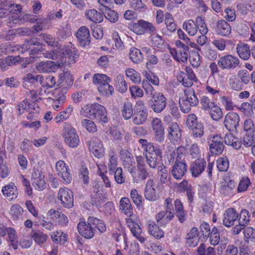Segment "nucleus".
Listing matches in <instances>:
<instances>
[{"instance_id":"obj_1","label":"nucleus","mask_w":255,"mask_h":255,"mask_svg":"<svg viewBox=\"0 0 255 255\" xmlns=\"http://www.w3.org/2000/svg\"><path fill=\"white\" fill-rule=\"evenodd\" d=\"M120 209L125 215L129 217L126 221L133 236L141 243H144L146 240L144 235L138 224V220L135 216L133 215V207L128 198L123 197L121 199Z\"/></svg>"},{"instance_id":"obj_2","label":"nucleus","mask_w":255,"mask_h":255,"mask_svg":"<svg viewBox=\"0 0 255 255\" xmlns=\"http://www.w3.org/2000/svg\"><path fill=\"white\" fill-rule=\"evenodd\" d=\"M101 233L107 230L103 221L94 217H89L87 221H80L77 225L79 233L85 238H92L95 234L96 229Z\"/></svg>"},{"instance_id":"obj_3","label":"nucleus","mask_w":255,"mask_h":255,"mask_svg":"<svg viewBox=\"0 0 255 255\" xmlns=\"http://www.w3.org/2000/svg\"><path fill=\"white\" fill-rule=\"evenodd\" d=\"M64 142L68 146L75 148L79 144L80 139L75 129L69 124H65L63 131Z\"/></svg>"},{"instance_id":"obj_4","label":"nucleus","mask_w":255,"mask_h":255,"mask_svg":"<svg viewBox=\"0 0 255 255\" xmlns=\"http://www.w3.org/2000/svg\"><path fill=\"white\" fill-rule=\"evenodd\" d=\"M209 144L210 151L214 155L221 154L224 149L223 139L220 134L210 135Z\"/></svg>"},{"instance_id":"obj_5","label":"nucleus","mask_w":255,"mask_h":255,"mask_svg":"<svg viewBox=\"0 0 255 255\" xmlns=\"http://www.w3.org/2000/svg\"><path fill=\"white\" fill-rule=\"evenodd\" d=\"M240 64L239 59L232 55H227L220 58L218 66L223 70H231L236 68Z\"/></svg>"},{"instance_id":"obj_6","label":"nucleus","mask_w":255,"mask_h":255,"mask_svg":"<svg viewBox=\"0 0 255 255\" xmlns=\"http://www.w3.org/2000/svg\"><path fill=\"white\" fill-rule=\"evenodd\" d=\"M56 170L58 175L62 179L64 184L70 183L72 179V175L70 173V169L68 165L63 160L58 161L56 163Z\"/></svg>"},{"instance_id":"obj_7","label":"nucleus","mask_w":255,"mask_h":255,"mask_svg":"<svg viewBox=\"0 0 255 255\" xmlns=\"http://www.w3.org/2000/svg\"><path fill=\"white\" fill-rule=\"evenodd\" d=\"M187 171V165L184 160H180L176 158L175 163L172 167L171 173L176 179H181Z\"/></svg>"},{"instance_id":"obj_8","label":"nucleus","mask_w":255,"mask_h":255,"mask_svg":"<svg viewBox=\"0 0 255 255\" xmlns=\"http://www.w3.org/2000/svg\"><path fill=\"white\" fill-rule=\"evenodd\" d=\"M58 197L64 207L71 208L74 206L73 192L70 189L66 188H60Z\"/></svg>"},{"instance_id":"obj_9","label":"nucleus","mask_w":255,"mask_h":255,"mask_svg":"<svg viewBox=\"0 0 255 255\" xmlns=\"http://www.w3.org/2000/svg\"><path fill=\"white\" fill-rule=\"evenodd\" d=\"M239 213L235 208H230L227 209L224 214L223 225L226 227H231L238 222Z\"/></svg>"},{"instance_id":"obj_10","label":"nucleus","mask_w":255,"mask_h":255,"mask_svg":"<svg viewBox=\"0 0 255 255\" xmlns=\"http://www.w3.org/2000/svg\"><path fill=\"white\" fill-rule=\"evenodd\" d=\"M157 187L154 184L153 180L149 179L145 185L144 189V197L147 200L154 201L157 200L159 196L156 191Z\"/></svg>"},{"instance_id":"obj_11","label":"nucleus","mask_w":255,"mask_h":255,"mask_svg":"<svg viewBox=\"0 0 255 255\" xmlns=\"http://www.w3.org/2000/svg\"><path fill=\"white\" fill-rule=\"evenodd\" d=\"M239 116L237 113H228L224 121L225 126L228 130L236 131L239 126Z\"/></svg>"},{"instance_id":"obj_12","label":"nucleus","mask_w":255,"mask_h":255,"mask_svg":"<svg viewBox=\"0 0 255 255\" xmlns=\"http://www.w3.org/2000/svg\"><path fill=\"white\" fill-rule=\"evenodd\" d=\"M168 137L171 142L180 141L181 139V129L177 123L171 124L168 129Z\"/></svg>"},{"instance_id":"obj_13","label":"nucleus","mask_w":255,"mask_h":255,"mask_svg":"<svg viewBox=\"0 0 255 255\" xmlns=\"http://www.w3.org/2000/svg\"><path fill=\"white\" fill-rule=\"evenodd\" d=\"M36 69L40 73H50L54 71L57 66L60 67L59 63H56L54 62L47 60L36 63Z\"/></svg>"},{"instance_id":"obj_14","label":"nucleus","mask_w":255,"mask_h":255,"mask_svg":"<svg viewBox=\"0 0 255 255\" xmlns=\"http://www.w3.org/2000/svg\"><path fill=\"white\" fill-rule=\"evenodd\" d=\"M76 37L81 46L85 47L89 45L90 43V35L89 29L85 26L80 27L76 33Z\"/></svg>"},{"instance_id":"obj_15","label":"nucleus","mask_w":255,"mask_h":255,"mask_svg":"<svg viewBox=\"0 0 255 255\" xmlns=\"http://www.w3.org/2000/svg\"><path fill=\"white\" fill-rule=\"evenodd\" d=\"M186 96V100L183 101L182 104L186 105L187 107L184 108L182 106H180V109L182 112H189L191 110L190 106H195L198 103V100L195 95L194 90H189L187 93H185Z\"/></svg>"},{"instance_id":"obj_16","label":"nucleus","mask_w":255,"mask_h":255,"mask_svg":"<svg viewBox=\"0 0 255 255\" xmlns=\"http://www.w3.org/2000/svg\"><path fill=\"white\" fill-rule=\"evenodd\" d=\"M206 166V161L204 159H197L191 164L190 168L192 175L198 177L205 170Z\"/></svg>"},{"instance_id":"obj_17","label":"nucleus","mask_w":255,"mask_h":255,"mask_svg":"<svg viewBox=\"0 0 255 255\" xmlns=\"http://www.w3.org/2000/svg\"><path fill=\"white\" fill-rule=\"evenodd\" d=\"M139 142L142 145V147L145 153V156L147 155V154L154 155L156 153L160 158L162 157V154L161 149L158 148H155L152 143L149 142L146 139H140Z\"/></svg>"},{"instance_id":"obj_18","label":"nucleus","mask_w":255,"mask_h":255,"mask_svg":"<svg viewBox=\"0 0 255 255\" xmlns=\"http://www.w3.org/2000/svg\"><path fill=\"white\" fill-rule=\"evenodd\" d=\"M32 185L36 189L43 190L46 187L44 175L39 170H35L32 174Z\"/></svg>"},{"instance_id":"obj_19","label":"nucleus","mask_w":255,"mask_h":255,"mask_svg":"<svg viewBox=\"0 0 255 255\" xmlns=\"http://www.w3.org/2000/svg\"><path fill=\"white\" fill-rule=\"evenodd\" d=\"M77 52V50L71 43L63 47L61 49V53L63 55L61 60L62 64L66 62L67 58H71L72 57L74 59H77L78 57Z\"/></svg>"},{"instance_id":"obj_20","label":"nucleus","mask_w":255,"mask_h":255,"mask_svg":"<svg viewBox=\"0 0 255 255\" xmlns=\"http://www.w3.org/2000/svg\"><path fill=\"white\" fill-rule=\"evenodd\" d=\"M174 213H168L161 211L156 215L155 219L158 225L165 227L174 217Z\"/></svg>"},{"instance_id":"obj_21","label":"nucleus","mask_w":255,"mask_h":255,"mask_svg":"<svg viewBox=\"0 0 255 255\" xmlns=\"http://www.w3.org/2000/svg\"><path fill=\"white\" fill-rule=\"evenodd\" d=\"M1 192L9 200L16 199L18 194L17 188L13 183H10L3 186L2 188Z\"/></svg>"},{"instance_id":"obj_22","label":"nucleus","mask_w":255,"mask_h":255,"mask_svg":"<svg viewBox=\"0 0 255 255\" xmlns=\"http://www.w3.org/2000/svg\"><path fill=\"white\" fill-rule=\"evenodd\" d=\"M153 95L152 99L154 101L153 109L154 112H161L166 106V99L163 94L155 93Z\"/></svg>"},{"instance_id":"obj_23","label":"nucleus","mask_w":255,"mask_h":255,"mask_svg":"<svg viewBox=\"0 0 255 255\" xmlns=\"http://www.w3.org/2000/svg\"><path fill=\"white\" fill-rule=\"evenodd\" d=\"M236 50L239 56L244 60H247L251 57V49L247 43L240 42L237 45Z\"/></svg>"},{"instance_id":"obj_24","label":"nucleus","mask_w":255,"mask_h":255,"mask_svg":"<svg viewBox=\"0 0 255 255\" xmlns=\"http://www.w3.org/2000/svg\"><path fill=\"white\" fill-rule=\"evenodd\" d=\"M216 31L219 35L226 36L231 33V27L226 21L220 20L217 22Z\"/></svg>"},{"instance_id":"obj_25","label":"nucleus","mask_w":255,"mask_h":255,"mask_svg":"<svg viewBox=\"0 0 255 255\" xmlns=\"http://www.w3.org/2000/svg\"><path fill=\"white\" fill-rule=\"evenodd\" d=\"M147 224L148 232L151 235L157 239L163 237L164 232L159 228V225L156 224L154 221L151 220L148 221Z\"/></svg>"},{"instance_id":"obj_26","label":"nucleus","mask_w":255,"mask_h":255,"mask_svg":"<svg viewBox=\"0 0 255 255\" xmlns=\"http://www.w3.org/2000/svg\"><path fill=\"white\" fill-rule=\"evenodd\" d=\"M17 109L19 111H37L39 110V107L37 103L33 101L30 102L27 100H25L17 106Z\"/></svg>"},{"instance_id":"obj_27","label":"nucleus","mask_w":255,"mask_h":255,"mask_svg":"<svg viewBox=\"0 0 255 255\" xmlns=\"http://www.w3.org/2000/svg\"><path fill=\"white\" fill-rule=\"evenodd\" d=\"M224 142L227 145L232 146L235 149H239L241 147L240 139L231 133L226 134Z\"/></svg>"},{"instance_id":"obj_28","label":"nucleus","mask_w":255,"mask_h":255,"mask_svg":"<svg viewBox=\"0 0 255 255\" xmlns=\"http://www.w3.org/2000/svg\"><path fill=\"white\" fill-rule=\"evenodd\" d=\"M176 45L179 49V51L181 56V60L182 62L186 61L189 57L188 52H190V48L187 44L180 40H177Z\"/></svg>"},{"instance_id":"obj_29","label":"nucleus","mask_w":255,"mask_h":255,"mask_svg":"<svg viewBox=\"0 0 255 255\" xmlns=\"http://www.w3.org/2000/svg\"><path fill=\"white\" fill-rule=\"evenodd\" d=\"M31 16L30 14H25L22 18L19 16L17 17L12 16L8 18V21L6 24L8 26L12 27L15 24L21 23L27 21L31 22L34 20V19H32Z\"/></svg>"},{"instance_id":"obj_30","label":"nucleus","mask_w":255,"mask_h":255,"mask_svg":"<svg viewBox=\"0 0 255 255\" xmlns=\"http://www.w3.org/2000/svg\"><path fill=\"white\" fill-rule=\"evenodd\" d=\"M85 14L87 18L94 22L100 23L103 20L102 14L95 9L86 10Z\"/></svg>"},{"instance_id":"obj_31","label":"nucleus","mask_w":255,"mask_h":255,"mask_svg":"<svg viewBox=\"0 0 255 255\" xmlns=\"http://www.w3.org/2000/svg\"><path fill=\"white\" fill-rule=\"evenodd\" d=\"M174 207L176 212V215L178 217V220L180 223H183L185 220L186 213L183 209V206L181 201L177 199L174 201Z\"/></svg>"},{"instance_id":"obj_32","label":"nucleus","mask_w":255,"mask_h":255,"mask_svg":"<svg viewBox=\"0 0 255 255\" xmlns=\"http://www.w3.org/2000/svg\"><path fill=\"white\" fill-rule=\"evenodd\" d=\"M236 183L232 180H229L227 184L222 185L220 192L225 196H231L233 195V191L235 189Z\"/></svg>"},{"instance_id":"obj_33","label":"nucleus","mask_w":255,"mask_h":255,"mask_svg":"<svg viewBox=\"0 0 255 255\" xmlns=\"http://www.w3.org/2000/svg\"><path fill=\"white\" fill-rule=\"evenodd\" d=\"M183 28L187 31L189 35H195L197 32L196 21L195 22L192 19L185 21L183 24Z\"/></svg>"},{"instance_id":"obj_34","label":"nucleus","mask_w":255,"mask_h":255,"mask_svg":"<svg viewBox=\"0 0 255 255\" xmlns=\"http://www.w3.org/2000/svg\"><path fill=\"white\" fill-rule=\"evenodd\" d=\"M129 55L130 59L134 63H138L143 59V53L135 47H132L130 49Z\"/></svg>"},{"instance_id":"obj_35","label":"nucleus","mask_w":255,"mask_h":255,"mask_svg":"<svg viewBox=\"0 0 255 255\" xmlns=\"http://www.w3.org/2000/svg\"><path fill=\"white\" fill-rule=\"evenodd\" d=\"M115 86L121 93H124L128 89V85L123 75H117L115 79Z\"/></svg>"},{"instance_id":"obj_36","label":"nucleus","mask_w":255,"mask_h":255,"mask_svg":"<svg viewBox=\"0 0 255 255\" xmlns=\"http://www.w3.org/2000/svg\"><path fill=\"white\" fill-rule=\"evenodd\" d=\"M251 215L246 209H242L239 213L238 223L247 227L251 221Z\"/></svg>"},{"instance_id":"obj_37","label":"nucleus","mask_w":255,"mask_h":255,"mask_svg":"<svg viewBox=\"0 0 255 255\" xmlns=\"http://www.w3.org/2000/svg\"><path fill=\"white\" fill-rule=\"evenodd\" d=\"M31 236L35 243L38 245L44 244L47 238V236L39 230L32 231Z\"/></svg>"},{"instance_id":"obj_38","label":"nucleus","mask_w":255,"mask_h":255,"mask_svg":"<svg viewBox=\"0 0 255 255\" xmlns=\"http://www.w3.org/2000/svg\"><path fill=\"white\" fill-rule=\"evenodd\" d=\"M109 161L108 163V167L110 174H113L114 170L117 168L118 165V158L116 156L114 151H111L109 154Z\"/></svg>"},{"instance_id":"obj_39","label":"nucleus","mask_w":255,"mask_h":255,"mask_svg":"<svg viewBox=\"0 0 255 255\" xmlns=\"http://www.w3.org/2000/svg\"><path fill=\"white\" fill-rule=\"evenodd\" d=\"M178 81L181 83L185 87H191L193 83V81L195 80L191 79L185 74L184 72L180 71L177 76Z\"/></svg>"},{"instance_id":"obj_40","label":"nucleus","mask_w":255,"mask_h":255,"mask_svg":"<svg viewBox=\"0 0 255 255\" xmlns=\"http://www.w3.org/2000/svg\"><path fill=\"white\" fill-rule=\"evenodd\" d=\"M244 240L245 243L255 242V229L252 227H247L243 231Z\"/></svg>"},{"instance_id":"obj_41","label":"nucleus","mask_w":255,"mask_h":255,"mask_svg":"<svg viewBox=\"0 0 255 255\" xmlns=\"http://www.w3.org/2000/svg\"><path fill=\"white\" fill-rule=\"evenodd\" d=\"M102 12L105 17L112 22H115L118 19V14L115 10H111L109 6L105 7V9H102Z\"/></svg>"},{"instance_id":"obj_42","label":"nucleus","mask_w":255,"mask_h":255,"mask_svg":"<svg viewBox=\"0 0 255 255\" xmlns=\"http://www.w3.org/2000/svg\"><path fill=\"white\" fill-rule=\"evenodd\" d=\"M165 16V23L167 30L171 33L174 32L177 29V25L174 19L169 13H166Z\"/></svg>"},{"instance_id":"obj_43","label":"nucleus","mask_w":255,"mask_h":255,"mask_svg":"<svg viewBox=\"0 0 255 255\" xmlns=\"http://www.w3.org/2000/svg\"><path fill=\"white\" fill-rule=\"evenodd\" d=\"M19 57L9 56L5 59L4 62L0 64V69L2 71L5 70L7 66L14 65L19 61Z\"/></svg>"},{"instance_id":"obj_44","label":"nucleus","mask_w":255,"mask_h":255,"mask_svg":"<svg viewBox=\"0 0 255 255\" xmlns=\"http://www.w3.org/2000/svg\"><path fill=\"white\" fill-rule=\"evenodd\" d=\"M110 82L111 81H108L98 87V90L102 95L106 96L112 95L114 90L113 87L109 84Z\"/></svg>"},{"instance_id":"obj_45","label":"nucleus","mask_w":255,"mask_h":255,"mask_svg":"<svg viewBox=\"0 0 255 255\" xmlns=\"http://www.w3.org/2000/svg\"><path fill=\"white\" fill-rule=\"evenodd\" d=\"M60 84L66 86H70L73 84L74 78L73 76L68 72H64L59 75Z\"/></svg>"},{"instance_id":"obj_46","label":"nucleus","mask_w":255,"mask_h":255,"mask_svg":"<svg viewBox=\"0 0 255 255\" xmlns=\"http://www.w3.org/2000/svg\"><path fill=\"white\" fill-rule=\"evenodd\" d=\"M255 137L254 133H246L243 136L242 140L240 141L241 145H243L246 147H250L253 145L255 142Z\"/></svg>"},{"instance_id":"obj_47","label":"nucleus","mask_w":255,"mask_h":255,"mask_svg":"<svg viewBox=\"0 0 255 255\" xmlns=\"http://www.w3.org/2000/svg\"><path fill=\"white\" fill-rule=\"evenodd\" d=\"M158 174L161 182L163 184L166 183L169 174L166 167L162 163L158 166Z\"/></svg>"},{"instance_id":"obj_48","label":"nucleus","mask_w":255,"mask_h":255,"mask_svg":"<svg viewBox=\"0 0 255 255\" xmlns=\"http://www.w3.org/2000/svg\"><path fill=\"white\" fill-rule=\"evenodd\" d=\"M82 109L84 112H104L106 111L104 106L97 103L87 105Z\"/></svg>"},{"instance_id":"obj_49","label":"nucleus","mask_w":255,"mask_h":255,"mask_svg":"<svg viewBox=\"0 0 255 255\" xmlns=\"http://www.w3.org/2000/svg\"><path fill=\"white\" fill-rule=\"evenodd\" d=\"M190 129L191 135L194 137H201L203 135L204 127L202 123L198 124Z\"/></svg>"},{"instance_id":"obj_50","label":"nucleus","mask_w":255,"mask_h":255,"mask_svg":"<svg viewBox=\"0 0 255 255\" xmlns=\"http://www.w3.org/2000/svg\"><path fill=\"white\" fill-rule=\"evenodd\" d=\"M143 20L140 19L137 22L129 25V29L138 35L143 34Z\"/></svg>"},{"instance_id":"obj_51","label":"nucleus","mask_w":255,"mask_h":255,"mask_svg":"<svg viewBox=\"0 0 255 255\" xmlns=\"http://www.w3.org/2000/svg\"><path fill=\"white\" fill-rule=\"evenodd\" d=\"M197 23V29H199V32L201 34H206L208 31L207 25L204 21V19L200 17L197 16L196 18Z\"/></svg>"},{"instance_id":"obj_52","label":"nucleus","mask_w":255,"mask_h":255,"mask_svg":"<svg viewBox=\"0 0 255 255\" xmlns=\"http://www.w3.org/2000/svg\"><path fill=\"white\" fill-rule=\"evenodd\" d=\"M237 76L242 84L247 85L250 81V75L246 70H240L238 72Z\"/></svg>"},{"instance_id":"obj_53","label":"nucleus","mask_w":255,"mask_h":255,"mask_svg":"<svg viewBox=\"0 0 255 255\" xmlns=\"http://www.w3.org/2000/svg\"><path fill=\"white\" fill-rule=\"evenodd\" d=\"M130 197L133 203L137 207H140L142 206V197L138 194L137 190L135 189L131 190L130 192Z\"/></svg>"},{"instance_id":"obj_54","label":"nucleus","mask_w":255,"mask_h":255,"mask_svg":"<svg viewBox=\"0 0 255 255\" xmlns=\"http://www.w3.org/2000/svg\"><path fill=\"white\" fill-rule=\"evenodd\" d=\"M56 81L55 78L52 75L43 76L42 86L43 87L52 88L55 86Z\"/></svg>"},{"instance_id":"obj_55","label":"nucleus","mask_w":255,"mask_h":255,"mask_svg":"<svg viewBox=\"0 0 255 255\" xmlns=\"http://www.w3.org/2000/svg\"><path fill=\"white\" fill-rule=\"evenodd\" d=\"M123 165L125 169L130 173H132L135 169V163L133 157H130L128 159H123Z\"/></svg>"},{"instance_id":"obj_56","label":"nucleus","mask_w":255,"mask_h":255,"mask_svg":"<svg viewBox=\"0 0 255 255\" xmlns=\"http://www.w3.org/2000/svg\"><path fill=\"white\" fill-rule=\"evenodd\" d=\"M147 118V113H134L132 116V121L135 124H143Z\"/></svg>"},{"instance_id":"obj_57","label":"nucleus","mask_w":255,"mask_h":255,"mask_svg":"<svg viewBox=\"0 0 255 255\" xmlns=\"http://www.w3.org/2000/svg\"><path fill=\"white\" fill-rule=\"evenodd\" d=\"M156 29L152 23L143 20V34L148 33L151 35L156 34Z\"/></svg>"},{"instance_id":"obj_58","label":"nucleus","mask_w":255,"mask_h":255,"mask_svg":"<svg viewBox=\"0 0 255 255\" xmlns=\"http://www.w3.org/2000/svg\"><path fill=\"white\" fill-rule=\"evenodd\" d=\"M250 184L251 182L248 177L243 178L240 181L237 188L238 192L241 193L247 191Z\"/></svg>"},{"instance_id":"obj_59","label":"nucleus","mask_w":255,"mask_h":255,"mask_svg":"<svg viewBox=\"0 0 255 255\" xmlns=\"http://www.w3.org/2000/svg\"><path fill=\"white\" fill-rule=\"evenodd\" d=\"M108 81H111L110 78L104 74H97L93 76V82L94 84L101 85Z\"/></svg>"},{"instance_id":"obj_60","label":"nucleus","mask_w":255,"mask_h":255,"mask_svg":"<svg viewBox=\"0 0 255 255\" xmlns=\"http://www.w3.org/2000/svg\"><path fill=\"white\" fill-rule=\"evenodd\" d=\"M89 149L90 151L94 150L100 147H103V145L101 141L97 138H92L88 141Z\"/></svg>"},{"instance_id":"obj_61","label":"nucleus","mask_w":255,"mask_h":255,"mask_svg":"<svg viewBox=\"0 0 255 255\" xmlns=\"http://www.w3.org/2000/svg\"><path fill=\"white\" fill-rule=\"evenodd\" d=\"M217 166L220 171H226L229 167L228 159L225 158H220L217 160Z\"/></svg>"},{"instance_id":"obj_62","label":"nucleus","mask_w":255,"mask_h":255,"mask_svg":"<svg viewBox=\"0 0 255 255\" xmlns=\"http://www.w3.org/2000/svg\"><path fill=\"white\" fill-rule=\"evenodd\" d=\"M157 156H159L156 153L153 155L147 154L145 155L146 162L149 166L152 168H155L157 164Z\"/></svg>"},{"instance_id":"obj_63","label":"nucleus","mask_w":255,"mask_h":255,"mask_svg":"<svg viewBox=\"0 0 255 255\" xmlns=\"http://www.w3.org/2000/svg\"><path fill=\"white\" fill-rule=\"evenodd\" d=\"M115 179L118 184H122L125 181V177L123 174V169L121 167H118L114 170Z\"/></svg>"},{"instance_id":"obj_64","label":"nucleus","mask_w":255,"mask_h":255,"mask_svg":"<svg viewBox=\"0 0 255 255\" xmlns=\"http://www.w3.org/2000/svg\"><path fill=\"white\" fill-rule=\"evenodd\" d=\"M22 211V208L19 205H14L11 207L10 213L14 219H17L21 216Z\"/></svg>"}]
</instances>
